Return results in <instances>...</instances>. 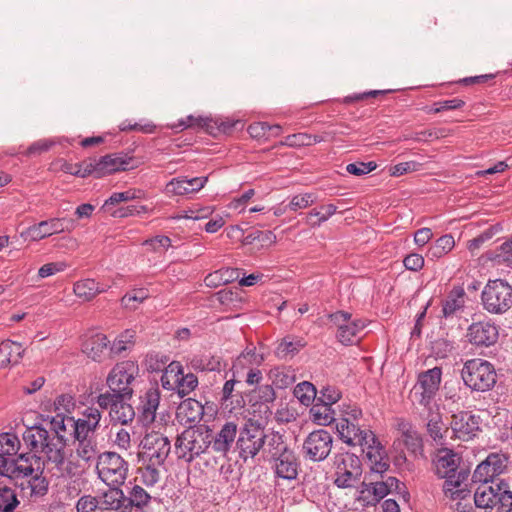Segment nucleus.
Masks as SVG:
<instances>
[{
    "label": "nucleus",
    "mask_w": 512,
    "mask_h": 512,
    "mask_svg": "<svg viewBox=\"0 0 512 512\" xmlns=\"http://www.w3.org/2000/svg\"><path fill=\"white\" fill-rule=\"evenodd\" d=\"M47 425L48 428L41 424L28 427L22 434L23 442L28 450L41 452L47 465H51L61 475H71V450L67 448V427L70 426L68 417L58 414Z\"/></svg>",
    "instance_id": "1"
},
{
    "label": "nucleus",
    "mask_w": 512,
    "mask_h": 512,
    "mask_svg": "<svg viewBox=\"0 0 512 512\" xmlns=\"http://www.w3.org/2000/svg\"><path fill=\"white\" fill-rule=\"evenodd\" d=\"M362 416V410L356 405L342 404L336 420L338 435L344 443L362 448L373 471L386 472L390 467L386 450L373 431L360 424Z\"/></svg>",
    "instance_id": "2"
},
{
    "label": "nucleus",
    "mask_w": 512,
    "mask_h": 512,
    "mask_svg": "<svg viewBox=\"0 0 512 512\" xmlns=\"http://www.w3.org/2000/svg\"><path fill=\"white\" fill-rule=\"evenodd\" d=\"M460 457L450 449L439 450L435 462L436 473L445 478L443 489L446 496L452 499L463 498L466 490L462 488L467 479V473L463 470L457 472Z\"/></svg>",
    "instance_id": "3"
},
{
    "label": "nucleus",
    "mask_w": 512,
    "mask_h": 512,
    "mask_svg": "<svg viewBox=\"0 0 512 512\" xmlns=\"http://www.w3.org/2000/svg\"><path fill=\"white\" fill-rule=\"evenodd\" d=\"M474 502L484 512H512V491L504 480L495 485H480L474 494Z\"/></svg>",
    "instance_id": "4"
},
{
    "label": "nucleus",
    "mask_w": 512,
    "mask_h": 512,
    "mask_svg": "<svg viewBox=\"0 0 512 512\" xmlns=\"http://www.w3.org/2000/svg\"><path fill=\"white\" fill-rule=\"evenodd\" d=\"M464 384L472 391H490L497 382V373L492 363L480 358L467 360L461 370Z\"/></svg>",
    "instance_id": "5"
},
{
    "label": "nucleus",
    "mask_w": 512,
    "mask_h": 512,
    "mask_svg": "<svg viewBox=\"0 0 512 512\" xmlns=\"http://www.w3.org/2000/svg\"><path fill=\"white\" fill-rule=\"evenodd\" d=\"M266 438L267 435L264 427H262L257 420L248 419L245 424L239 428L238 438L235 442L239 459L244 463L253 461L263 449Z\"/></svg>",
    "instance_id": "6"
},
{
    "label": "nucleus",
    "mask_w": 512,
    "mask_h": 512,
    "mask_svg": "<svg viewBox=\"0 0 512 512\" xmlns=\"http://www.w3.org/2000/svg\"><path fill=\"white\" fill-rule=\"evenodd\" d=\"M481 304L490 314H505L512 308V285L504 279L489 280L481 292Z\"/></svg>",
    "instance_id": "7"
},
{
    "label": "nucleus",
    "mask_w": 512,
    "mask_h": 512,
    "mask_svg": "<svg viewBox=\"0 0 512 512\" xmlns=\"http://www.w3.org/2000/svg\"><path fill=\"white\" fill-rule=\"evenodd\" d=\"M129 469L128 461L116 452L105 451L97 457V475L109 487H121L128 477Z\"/></svg>",
    "instance_id": "8"
},
{
    "label": "nucleus",
    "mask_w": 512,
    "mask_h": 512,
    "mask_svg": "<svg viewBox=\"0 0 512 512\" xmlns=\"http://www.w3.org/2000/svg\"><path fill=\"white\" fill-rule=\"evenodd\" d=\"M45 463L47 464L41 452L29 450L27 453L12 458L5 468L0 469V472H2L0 476L6 477V480L10 483L14 480L43 474Z\"/></svg>",
    "instance_id": "9"
},
{
    "label": "nucleus",
    "mask_w": 512,
    "mask_h": 512,
    "mask_svg": "<svg viewBox=\"0 0 512 512\" xmlns=\"http://www.w3.org/2000/svg\"><path fill=\"white\" fill-rule=\"evenodd\" d=\"M334 484L338 488H352L360 480L362 464L355 454L344 452L334 456Z\"/></svg>",
    "instance_id": "10"
},
{
    "label": "nucleus",
    "mask_w": 512,
    "mask_h": 512,
    "mask_svg": "<svg viewBox=\"0 0 512 512\" xmlns=\"http://www.w3.org/2000/svg\"><path fill=\"white\" fill-rule=\"evenodd\" d=\"M136 362L127 360L117 363L109 372L106 383L110 391L121 394L122 398H132V383L138 374Z\"/></svg>",
    "instance_id": "11"
},
{
    "label": "nucleus",
    "mask_w": 512,
    "mask_h": 512,
    "mask_svg": "<svg viewBox=\"0 0 512 512\" xmlns=\"http://www.w3.org/2000/svg\"><path fill=\"white\" fill-rule=\"evenodd\" d=\"M207 438L208 436H205L201 429L188 427L176 439L175 448L178 457L187 462L193 461L209 448Z\"/></svg>",
    "instance_id": "12"
},
{
    "label": "nucleus",
    "mask_w": 512,
    "mask_h": 512,
    "mask_svg": "<svg viewBox=\"0 0 512 512\" xmlns=\"http://www.w3.org/2000/svg\"><path fill=\"white\" fill-rule=\"evenodd\" d=\"M442 377V369L434 367L418 375L417 383L410 392L413 403L429 407L439 390Z\"/></svg>",
    "instance_id": "13"
},
{
    "label": "nucleus",
    "mask_w": 512,
    "mask_h": 512,
    "mask_svg": "<svg viewBox=\"0 0 512 512\" xmlns=\"http://www.w3.org/2000/svg\"><path fill=\"white\" fill-rule=\"evenodd\" d=\"M141 445L143 450L139 453L140 460L152 465H163L171 450L169 439L155 431L147 433Z\"/></svg>",
    "instance_id": "14"
},
{
    "label": "nucleus",
    "mask_w": 512,
    "mask_h": 512,
    "mask_svg": "<svg viewBox=\"0 0 512 512\" xmlns=\"http://www.w3.org/2000/svg\"><path fill=\"white\" fill-rule=\"evenodd\" d=\"M465 337L476 350L490 348L498 342L499 326L492 319L485 318L471 323Z\"/></svg>",
    "instance_id": "15"
},
{
    "label": "nucleus",
    "mask_w": 512,
    "mask_h": 512,
    "mask_svg": "<svg viewBox=\"0 0 512 512\" xmlns=\"http://www.w3.org/2000/svg\"><path fill=\"white\" fill-rule=\"evenodd\" d=\"M328 317L337 328L336 337L340 343L347 346L359 341V333L366 326L362 320L352 319V315L345 311H337Z\"/></svg>",
    "instance_id": "16"
},
{
    "label": "nucleus",
    "mask_w": 512,
    "mask_h": 512,
    "mask_svg": "<svg viewBox=\"0 0 512 512\" xmlns=\"http://www.w3.org/2000/svg\"><path fill=\"white\" fill-rule=\"evenodd\" d=\"M333 444L332 435L324 429L309 433L303 443L304 456L314 462L325 460L331 452Z\"/></svg>",
    "instance_id": "17"
},
{
    "label": "nucleus",
    "mask_w": 512,
    "mask_h": 512,
    "mask_svg": "<svg viewBox=\"0 0 512 512\" xmlns=\"http://www.w3.org/2000/svg\"><path fill=\"white\" fill-rule=\"evenodd\" d=\"M508 463V457L504 454L491 453L482 461L473 473V481L482 483L481 485H495L499 479H495L502 474Z\"/></svg>",
    "instance_id": "18"
},
{
    "label": "nucleus",
    "mask_w": 512,
    "mask_h": 512,
    "mask_svg": "<svg viewBox=\"0 0 512 512\" xmlns=\"http://www.w3.org/2000/svg\"><path fill=\"white\" fill-rule=\"evenodd\" d=\"M370 469H372L370 467ZM384 472L377 473L373 470L370 472L371 481L362 482V493L367 491L368 493L373 494L374 499L376 501L381 500L384 498L387 494L392 493L393 491H396L398 494H404V496H409V493L405 491V486L403 483H401L397 478L395 477H387L384 480L383 476Z\"/></svg>",
    "instance_id": "19"
},
{
    "label": "nucleus",
    "mask_w": 512,
    "mask_h": 512,
    "mask_svg": "<svg viewBox=\"0 0 512 512\" xmlns=\"http://www.w3.org/2000/svg\"><path fill=\"white\" fill-rule=\"evenodd\" d=\"M72 229V220L67 221L65 218H51L29 226L21 233V237L31 241H40L54 234L71 231Z\"/></svg>",
    "instance_id": "20"
},
{
    "label": "nucleus",
    "mask_w": 512,
    "mask_h": 512,
    "mask_svg": "<svg viewBox=\"0 0 512 512\" xmlns=\"http://www.w3.org/2000/svg\"><path fill=\"white\" fill-rule=\"evenodd\" d=\"M450 426L456 438L468 441L480 431V417L470 411H460L452 416Z\"/></svg>",
    "instance_id": "21"
},
{
    "label": "nucleus",
    "mask_w": 512,
    "mask_h": 512,
    "mask_svg": "<svg viewBox=\"0 0 512 512\" xmlns=\"http://www.w3.org/2000/svg\"><path fill=\"white\" fill-rule=\"evenodd\" d=\"M239 428L236 422L226 421L209 441V447L222 457H226L233 444L236 442Z\"/></svg>",
    "instance_id": "22"
},
{
    "label": "nucleus",
    "mask_w": 512,
    "mask_h": 512,
    "mask_svg": "<svg viewBox=\"0 0 512 512\" xmlns=\"http://www.w3.org/2000/svg\"><path fill=\"white\" fill-rule=\"evenodd\" d=\"M208 181L207 176L194 177H177L170 180L165 186V194L172 196H185L200 191Z\"/></svg>",
    "instance_id": "23"
},
{
    "label": "nucleus",
    "mask_w": 512,
    "mask_h": 512,
    "mask_svg": "<svg viewBox=\"0 0 512 512\" xmlns=\"http://www.w3.org/2000/svg\"><path fill=\"white\" fill-rule=\"evenodd\" d=\"M160 404V391L157 387L149 388L140 396L138 406L139 419L143 425H150L156 418V411Z\"/></svg>",
    "instance_id": "24"
},
{
    "label": "nucleus",
    "mask_w": 512,
    "mask_h": 512,
    "mask_svg": "<svg viewBox=\"0 0 512 512\" xmlns=\"http://www.w3.org/2000/svg\"><path fill=\"white\" fill-rule=\"evenodd\" d=\"M133 162V157L128 156L123 153H115L102 156L98 158V172L100 171V175L102 177L118 172V171H126L134 168L135 166L131 164Z\"/></svg>",
    "instance_id": "25"
},
{
    "label": "nucleus",
    "mask_w": 512,
    "mask_h": 512,
    "mask_svg": "<svg viewBox=\"0 0 512 512\" xmlns=\"http://www.w3.org/2000/svg\"><path fill=\"white\" fill-rule=\"evenodd\" d=\"M110 341L106 335L96 333L89 336L82 345L83 352L92 360L101 362L106 357H110L109 353Z\"/></svg>",
    "instance_id": "26"
},
{
    "label": "nucleus",
    "mask_w": 512,
    "mask_h": 512,
    "mask_svg": "<svg viewBox=\"0 0 512 512\" xmlns=\"http://www.w3.org/2000/svg\"><path fill=\"white\" fill-rule=\"evenodd\" d=\"M272 461L274 472L277 477L285 480L296 479L300 464L292 449H289Z\"/></svg>",
    "instance_id": "27"
},
{
    "label": "nucleus",
    "mask_w": 512,
    "mask_h": 512,
    "mask_svg": "<svg viewBox=\"0 0 512 512\" xmlns=\"http://www.w3.org/2000/svg\"><path fill=\"white\" fill-rule=\"evenodd\" d=\"M97 498L100 512H121L126 507L125 494L120 487H110Z\"/></svg>",
    "instance_id": "28"
},
{
    "label": "nucleus",
    "mask_w": 512,
    "mask_h": 512,
    "mask_svg": "<svg viewBox=\"0 0 512 512\" xmlns=\"http://www.w3.org/2000/svg\"><path fill=\"white\" fill-rule=\"evenodd\" d=\"M25 349L21 343L10 339L3 340L0 343V369L7 368L10 365H17L23 358Z\"/></svg>",
    "instance_id": "29"
},
{
    "label": "nucleus",
    "mask_w": 512,
    "mask_h": 512,
    "mask_svg": "<svg viewBox=\"0 0 512 512\" xmlns=\"http://www.w3.org/2000/svg\"><path fill=\"white\" fill-rule=\"evenodd\" d=\"M152 500L153 497L141 485L135 484L129 489L127 496L125 495L124 509L135 508L137 511L146 512Z\"/></svg>",
    "instance_id": "30"
},
{
    "label": "nucleus",
    "mask_w": 512,
    "mask_h": 512,
    "mask_svg": "<svg viewBox=\"0 0 512 512\" xmlns=\"http://www.w3.org/2000/svg\"><path fill=\"white\" fill-rule=\"evenodd\" d=\"M21 442L15 433H0V469L5 468L11 456L17 455Z\"/></svg>",
    "instance_id": "31"
},
{
    "label": "nucleus",
    "mask_w": 512,
    "mask_h": 512,
    "mask_svg": "<svg viewBox=\"0 0 512 512\" xmlns=\"http://www.w3.org/2000/svg\"><path fill=\"white\" fill-rule=\"evenodd\" d=\"M204 414V407L201 402L187 398L183 400L177 408V417L186 424L199 422Z\"/></svg>",
    "instance_id": "32"
},
{
    "label": "nucleus",
    "mask_w": 512,
    "mask_h": 512,
    "mask_svg": "<svg viewBox=\"0 0 512 512\" xmlns=\"http://www.w3.org/2000/svg\"><path fill=\"white\" fill-rule=\"evenodd\" d=\"M398 430L401 433L402 441L406 448L417 455L418 453H422L423 451V441L420 434L413 428L412 424L405 421L400 420L398 422Z\"/></svg>",
    "instance_id": "33"
},
{
    "label": "nucleus",
    "mask_w": 512,
    "mask_h": 512,
    "mask_svg": "<svg viewBox=\"0 0 512 512\" xmlns=\"http://www.w3.org/2000/svg\"><path fill=\"white\" fill-rule=\"evenodd\" d=\"M465 291L462 287H454L442 303V315L445 318L454 317L465 306Z\"/></svg>",
    "instance_id": "34"
},
{
    "label": "nucleus",
    "mask_w": 512,
    "mask_h": 512,
    "mask_svg": "<svg viewBox=\"0 0 512 512\" xmlns=\"http://www.w3.org/2000/svg\"><path fill=\"white\" fill-rule=\"evenodd\" d=\"M108 290V286L101 285L94 279H83L74 283L73 292L83 301H90L98 294L104 293Z\"/></svg>",
    "instance_id": "35"
},
{
    "label": "nucleus",
    "mask_w": 512,
    "mask_h": 512,
    "mask_svg": "<svg viewBox=\"0 0 512 512\" xmlns=\"http://www.w3.org/2000/svg\"><path fill=\"white\" fill-rule=\"evenodd\" d=\"M8 482L6 477L0 476V512H14L20 505L16 489Z\"/></svg>",
    "instance_id": "36"
},
{
    "label": "nucleus",
    "mask_w": 512,
    "mask_h": 512,
    "mask_svg": "<svg viewBox=\"0 0 512 512\" xmlns=\"http://www.w3.org/2000/svg\"><path fill=\"white\" fill-rule=\"evenodd\" d=\"M135 336V331L130 329L120 333L112 343L110 342V357L119 356L123 352L131 349L135 344Z\"/></svg>",
    "instance_id": "37"
},
{
    "label": "nucleus",
    "mask_w": 512,
    "mask_h": 512,
    "mask_svg": "<svg viewBox=\"0 0 512 512\" xmlns=\"http://www.w3.org/2000/svg\"><path fill=\"white\" fill-rule=\"evenodd\" d=\"M183 366L179 361H171L163 370L161 376V386L168 391H172L183 372Z\"/></svg>",
    "instance_id": "38"
},
{
    "label": "nucleus",
    "mask_w": 512,
    "mask_h": 512,
    "mask_svg": "<svg viewBox=\"0 0 512 512\" xmlns=\"http://www.w3.org/2000/svg\"><path fill=\"white\" fill-rule=\"evenodd\" d=\"M269 377L278 389H286L295 382V374L290 367H275L270 370Z\"/></svg>",
    "instance_id": "39"
},
{
    "label": "nucleus",
    "mask_w": 512,
    "mask_h": 512,
    "mask_svg": "<svg viewBox=\"0 0 512 512\" xmlns=\"http://www.w3.org/2000/svg\"><path fill=\"white\" fill-rule=\"evenodd\" d=\"M313 420L319 425H330L335 422V411L332 409V405L316 402L310 409Z\"/></svg>",
    "instance_id": "40"
},
{
    "label": "nucleus",
    "mask_w": 512,
    "mask_h": 512,
    "mask_svg": "<svg viewBox=\"0 0 512 512\" xmlns=\"http://www.w3.org/2000/svg\"><path fill=\"white\" fill-rule=\"evenodd\" d=\"M130 399L131 398H122L116 405H114L112 412H110V416L113 421L126 425L134 419L135 411L133 407L126 402Z\"/></svg>",
    "instance_id": "41"
},
{
    "label": "nucleus",
    "mask_w": 512,
    "mask_h": 512,
    "mask_svg": "<svg viewBox=\"0 0 512 512\" xmlns=\"http://www.w3.org/2000/svg\"><path fill=\"white\" fill-rule=\"evenodd\" d=\"M68 422H70L72 429L69 434H72L75 440L94 438L93 434L97 427L89 424V422L84 421V419L75 420L73 417H68Z\"/></svg>",
    "instance_id": "42"
},
{
    "label": "nucleus",
    "mask_w": 512,
    "mask_h": 512,
    "mask_svg": "<svg viewBox=\"0 0 512 512\" xmlns=\"http://www.w3.org/2000/svg\"><path fill=\"white\" fill-rule=\"evenodd\" d=\"M76 441V453L80 459L87 463L95 459L97 460L99 450L95 438L80 439Z\"/></svg>",
    "instance_id": "43"
},
{
    "label": "nucleus",
    "mask_w": 512,
    "mask_h": 512,
    "mask_svg": "<svg viewBox=\"0 0 512 512\" xmlns=\"http://www.w3.org/2000/svg\"><path fill=\"white\" fill-rule=\"evenodd\" d=\"M305 341L302 338L285 337L281 340L276 348V354L280 358L294 356L305 346Z\"/></svg>",
    "instance_id": "44"
},
{
    "label": "nucleus",
    "mask_w": 512,
    "mask_h": 512,
    "mask_svg": "<svg viewBox=\"0 0 512 512\" xmlns=\"http://www.w3.org/2000/svg\"><path fill=\"white\" fill-rule=\"evenodd\" d=\"M427 432L430 435V437L439 443H442L443 440V431H444V424L442 422L441 414L436 411H429L427 415Z\"/></svg>",
    "instance_id": "45"
},
{
    "label": "nucleus",
    "mask_w": 512,
    "mask_h": 512,
    "mask_svg": "<svg viewBox=\"0 0 512 512\" xmlns=\"http://www.w3.org/2000/svg\"><path fill=\"white\" fill-rule=\"evenodd\" d=\"M198 386V378L193 373L184 374V371L180 375L177 384L172 390L180 398H184L194 391Z\"/></svg>",
    "instance_id": "46"
},
{
    "label": "nucleus",
    "mask_w": 512,
    "mask_h": 512,
    "mask_svg": "<svg viewBox=\"0 0 512 512\" xmlns=\"http://www.w3.org/2000/svg\"><path fill=\"white\" fill-rule=\"evenodd\" d=\"M321 211L316 209L311 210L307 213V223L312 227H318L323 222L327 221L337 211V207L334 204L322 205Z\"/></svg>",
    "instance_id": "47"
},
{
    "label": "nucleus",
    "mask_w": 512,
    "mask_h": 512,
    "mask_svg": "<svg viewBox=\"0 0 512 512\" xmlns=\"http://www.w3.org/2000/svg\"><path fill=\"white\" fill-rule=\"evenodd\" d=\"M213 123L216 124V122L210 118L189 115L185 119L179 120L178 124L173 125L172 128L184 130L187 128L200 127L205 128L210 133H213Z\"/></svg>",
    "instance_id": "48"
},
{
    "label": "nucleus",
    "mask_w": 512,
    "mask_h": 512,
    "mask_svg": "<svg viewBox=\"0 0 512 512\" xmlns=\"http://www.w3.org/2000/svg\"><path fill=\"white\" fill-rule=\"evenodd\" d=\"M162 465H152V463L142 462L138 468L141 482L147 487H153L160 480L159 467Z\"/></svg>",
    "instance_id": "49"
},
{
    "label": "nucleus",
    "mask_w": 512,
    "mask_h": 512,
    "mask_svg": "<svg viewBox=\"0 0 512 512\" xmlns=\"http://www.w3.org/2000/svg\"><path fill=\"white\" fill-rule=\"evenodd\" d=\"M294 395L302 404L309 406L316 400L317 390L312 383L303 381L296 385Z\"/></svg>",
    "instance_id": "50"
},
{
    "label": "nucleus",
    "mask_w": 512,
    "mask_h": 512,
    "mask_svg": "<svg viewBox=\"0 0 512 512\" xmlns=\"http://www.w3.org/2000/svg\"><path fill=\"white\" fill-rule=\"evenodd\" d=\"M169 357L159 352H149L146 354L143 365L148 372H160L169 363Z\"/></svg>",
    "instance_id": "51"
},
{
    "label": "nucleus",
    "mask_w": 512,
    "mask_h": 512,
    "mask_svg": "<svg viewBox=\"0 0 512 512\" xmlns=\"http://www.w3.org/2000/svg\"><path fill=\"white\" fill-rule=\"evenodd\" d=\"M266 440L267 450L271 460L279 457L290 449L284 441L283 436L278 433H273L270 436L267 435Z\"/></svg>",
    "instance_id": "52"
},
{
    "label": "nucleus",
    "mask_w": 512,
    "mask_h": 512,
    "mask_svg": "<svg viewBox=\"0 0 512 512\" xmlns=\"http://www.w3.org/2000/svg\"><path fill=\"white\" fill-rule=\"evenodd\" d=\"M490 259L498 264L512 265V236L492 252Z\"/></svg>",
    "instance_id": "53"
},
{
    "label": "nucleus",
    "mask_w": 512,
    "mask_h": 512,
    "mask_svg": "<svg viewBox=\"0 0 512 512\" xmlns=\"http://www.w3.org/2000/svg\"><path fill=\"white\" fill-rule=\"evenodd\" d=\"M75 168L77 171L73 172L74 176H78L81 178H86L90 175H93L95 178H101L102 176L98 172V159L97 158H88L87 160L82 161L81 163H76Z\"/></svg>",
    "instance_id": "54"
},
{
    "label": "nucleus",
    "mask_w": 512,
    "mask_h": 512,
    "mask_svg": "<svg viewBox=\"0 0 512 512\" xmlns=\"http://www.w3.org/2000/svg\"><path fill=\"white\" fill-rule=\"evenodd\" d=\"M136 198H139V196L137 195V191L133 189H129L123 192H115L107 200H105L101 209L105 212H110L111 206Z\"/></svg>",
    "instance_id": "55"
},
{
    "label": "nucleus",
    "mask_w": 512,
    "mask_h": 512,
    "mask_svg": "<svg viewBox=\"0 0 512 512\" xmlns=\"http://www.w3.org/2000/svg\"><path fill=\"white\" fill-rule=\"evenodd\" d=\"M148 296L149 294L146 289H134L122 297L121 303L125 308L136 309L137 305L135 303H142Z\"/></svg>",
    "instance_id": "56"
},
{
    "label": "nucleus",
    "mask_w": 512,
    "mask_h": 512,
    "mask_svg": "<svg viewBox=\"0 0 512 512\" xmlns=\"http://www.w3.org/2000/svg\"><path fill=\"white\" fill-rule=\"evenodd\" d=\"M76 512H97L99 501L96 496L90 494L81 496L76 502Z\"/></svg>",
    "instance_id": "57"
},
{
    "label": "nucleus",
    "mask_w": 512,
    "mask_h": 512,
    "mask_svg": "<svg viewBox=\"0 0 512 512\" xmlns=\"http://www.w3.org/2000/svg\"><path fill=\"white\" fill-rule=\"evenodd\" d=\"M442 129H430L424 130L420 132L411 133L409 135H404L403 140H414L417 142L421 141H430L433 139H439L444 136Z\"/></svg>",
    "instance_id": "58"
},
{
    "label": "nucleus",
    "mask_w": 512,
    "mask_h": 512,
    "mask_svg": "<svg viewBox=\"0 0 512 512\" xmlns=\"http://www.w3.org/2000/svg\"><path fill=\"white\" fill-rule=\"evenodd\" d=\"M315 201L316 197L312 193L295 195L288 204V208L290 211L296 212L299 209L307 208L308 206L312 205Z\"/></svg>",
    "instance_id": "59"
},
{
    "label": "nucleus",
    "mask_w": 512,
    "mask_h": 512,
    "mask_svg": "<svg viewBox=\"0 0 512 512\" xmlns=\"http://www.w3.org/2000/svg\"><path fill=\"white\" fill-rule=\"evenodd\" d=\"M341 398V392L334 386L323 387L320 396L316 397V402L333 405Z\"/></svg>",
    "instance_id": "60"
},
{
    "label": "nucleus",
    "mask_w": 512,
    "mask_h": 512,
    "mask_svg": "<svg viewBox=\"0 0 512 512\" xmlns=\"http://www.w3.org/2000/svg\"><path fill=\"white\" fill-rule=\"evenodd\" d=\"M253 394L255 395L257 402L262 404L272 403L276 398L273 386L268 384L258 386L253 390Z\"/></svg>",
    "instance_id": "61"
},
{
    "label": "nucleus",
    "mask_w": 512,
    "mask_h": 512,
    "mask_svg": "<svg viewBox=\"0 0 512 512\" xmlns=\"http://www.w3.org/2000/svg\"><path fill=\"white\" fill-rule=\"evenodd\" d=\"M377 167V164L373 161L370 162H355L350 163L346 166V171L349 174L355 175V176H363L366 175L373 170H375Z\"/></svg>",
    "instance_id": "62"
},
{
    "label": "nucleus",
    "mask_w": 512,
    "mask_h": 512,
    "mask_svg": "<svg viewBox=\"0 0 512 512\" xmlns=\"http://www.w3.org/2000/svg\"><path fill=\"white\" fill-rule=\"evenodd\" d=\"M28 482H29L32 494L43 496L47 493L48 481L43 476V474L34 475V476L29 477Z\"/></svg>",
    "instance_id": "63"
},
{
    "label": "nucleus",
    "mask_w": 512,
    "mask_h": 512,
    "mask_svg": "<svg viewBox=\"0 0 512 512\" xmlns=\"http://www.w3.org/2000/svg\"><path fill=\"white\" fill-rule=\"evenodd\" d=\"M420 166L421 164L416 161L398 163L390 168V175L399 177L410 172L418 171Z\"/></svg>",
    "instance_id": "64"
}]
</instances>
